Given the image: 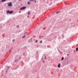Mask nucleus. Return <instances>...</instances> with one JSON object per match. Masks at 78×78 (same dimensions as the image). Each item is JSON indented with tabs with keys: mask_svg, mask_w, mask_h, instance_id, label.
I'll return each instance as SVG.
<instances>
[{
	"mask_svg": "<svg viewBox=\"0 0 78 78\" xmlns=\"http://www.w3.org/2000/svg\"><path fill=\"white\" fill-rule=\"evenodd\" d=\"M27 4H28V5L30 4V2H28Z\"/></svg>",
	"mask_w": 78,
	"mask_h": 78,
	"instance_id": "11",
	"label": "nucleus"
},
{
	"mask_svg": "<svg viewBox=\"0 0 78 78\" xmlns=\"http://www.w3.org/2000/svg\"><path fill=\"white\" fill-rule=\"evenodd\" d=\"M60 64L59 63L58 65V68H59V67H60Z\"/></svg>",
	"mask_w": 78,
	"mask_h": 78,
	"instance_id": "6",
	"label": "nucleus"
},
{
	"mask_svg": "<svg viewBox=\"0 0 78 78\" xmlns=\"http://www.w3.org/2000/svg\"><path fill=\"white\" fill-rule=\"evenodd\" d=\"M32 1H33V2H34V1H35V0H31V2Z\"/></svg>",
	"mask_w": 78,
	"mask_h": 78,
	"instance_id": "20",
	"label": "nucleus"
},
{
	"mask_svg": "<svg viewBox=\"0 0 78 78\" xmlns=\"http://www.w3.org/2000/svg\"><path fill=\"white\" fill-rule=\"evenodd\" d=\"M40 43H42V41H40Z\"/></svg>",
	"mask_w": 78,
	"mask_h": 78,
	"instance_id": "17",
	"label": "nucleus"
},
{
	"mask_svg": "<svg viewBox=\"0 0 78 78\" xmlns=\"http://www.w3.org/2000/svg\"><path fill=\"white\" fill-rule=\"evenodd\" d=\"M8 53V52H7V53Z\"/></svg>",
	"mask_w": 78,
	"mask_h": 78,
	"instance_id": "30",
	"label": "nucleus"
},
{
	"mask_svg": "<svg viewBox=\"0 0 78 78\" xmlns=\"http://www.w3.org/2000/svg\"><path fill=\"white\" fill-rule=\"evenodd\" d=\"M45 59H46V57H45Z\"/></svg>",
	"mask_w": 78,
	"mask_h": 78,
	"instance_id": "29",
	"label": "nucleus"
},
{
	"mask_svg": "<svg viewBox=\"0 0 78 78\" xmlns=\"http://www.w3.org/2000/svg\"><path fill=\"white\" fill-rule=\"evenodd\" d=\"M42 60H43L42 61V62H43L44 63V60H43V58H42Z\"/></svg>",
	"mask_w": 78,
	"mask_h": 78,
	"instance_id": "9",
	"label": "nucleus"
},
{
	"mask_svg": "<svg viewBox=\"0 0 78 78\" xmlns=\"http://www.w3.org/2000/svg\"><path fill=\"white\" fill-rule=\"evenodd\" d=\"M7 5L8 6H12V2H10V3H8Z\"/></svg>",
	"mask_w": 78,
	"mask_h": 78,
	"instance_id": "1",
	"label": "nucleus"
},
{
	"mask_svg": "<svg viewBox=\"0 0 78 78\" xmlns=\"http://www.w3.org/2000/svg\"><path fill=\"white\" fill-rule=\"evenodd\" d=\"M64 59V57H62V58L61 60L62 61V60H63Z\"/></svg>",
	"mask_w": 78,
	"mask_h": 78,
	"instance_id": "8",
	"label": "nucleus"
},
{
	"mask_svg": "<svg viewBox=\"0 0 78 78\" xmlns=\"http://www.w3.org/2000/svg\"><path fill=\"white\" fill-rule=\"evenodd\" d=\"M38 78H39V77Z\"/></svg>",
	"mask_w": 78,
	"mask_h": 78,
	"instance_id": "31",
	"label": "nucleus"
},
{
	"mask_svg": "<svg viewBox=\"0 0 78 78\" xmlns=\"http://www.w3.org/2000/svg\"><path fill=\"white\" fill-rule=\"evenodd\" d=\"M28 14L29 15L30 14V12H28Z\"/></svg>",
	"mask_w": 78,
	"mask_h": 78,
	"instance_id": "16",
	"label": "nucleus"
},
{
	"mask_svg": "<svg viewBox=\"0 0 78 78\" xmlns=\"http://www.w3.org/2000/svg\"><path fill=\"white\" fill-rule=\"evenodd\" d=\"M59 11L57 12H56V13L58 14V13H59Z\"/></svg>",
	"mask_w": 78,
	"mask_h": 78,
	"instance_id": "18",
	"label": "nucleus"
},
{
	"mask_svg": "<svg viewBox=\"0 0 78 78\" xmlns=\"http://www.w3.org/2000/svg\"><path fill=\"white\" fill-rule=\"evenodd\" d=\"M67 56H69V54H67Z\"/></svg>",
	"mask_w": 78,
	"mask_h": 78,
	"instance_id": "25",
	"label": "nucleus"
},
{
	"mask_svg": "<svg viewBox=\"0 0 78 78\" xmlns=\"http://www.w3.org/2000/svg\"><path fill=\"white\" fill-rule=\"evenodd\" d=\"M7 22H9V21H7Z\"/></svg>",
	"mask_w": 78,
	"mask_h": 78,
	"instance_id": "28",
	"label": "nucleus"
},
{
	"mask_svg": "<svg viewBox=\"0 0 78 78\" xmlns=\"http://www.w3.org/2000/svg\"><path fill=\"white\" fill-rule=\"evenodd\" d=\"M25 55V54H23V56H25V55Z\"/></svg>",
	"mask_w": 78,
	"mask_h": 78,
	"instance_id": "26",
	"label": "nucleus"
},
{
	"mask_svg": "<svg viewBox=\"0 0 78 78\" xmlns=\"http://www.w3.org/2000/svg\"><path fill=\"white\" fill-rule=\"evenodd\" d=\"M15 62H18V59H15Z\"/></svg>",
	"mask_w": 78,
	"mask_h": 78,
	"instance_id": "5",
	"label": "nucleus"
},
{
	"mask_svg": "<svg viewBox=\"0 0 78 78\" xmlns=\"http://www.w3.org/2000/svg\"><path fill=\"white\" fill-rule=\"evenodd\" d=\"M12 12H13L12 11H9V10H8L7 11V13H9V14H12Z\"/></svg>",
	"mask_w": 78,
	"mask_h": 78,
	"instance_id": "2",
	"label": "nucleus"
},
{
	"mask_svg": "<svg viewBox=\"0 0 78 78\" xmlns=\"http://www.w3.org/2000/svg\"><path fill=\"white\" fill-rule=\"evenodd\" d=\"M76 51H78V48H76Z\"/></svg>",
	"mask_w": 78,
	"mask_h": 78,
	"instance_id": "10",
	"label": "nucleus"
},
{
	"mask_svg": "<svg viewBox=\"0 0 78 78\" xmlns=\"http://www.w3.org/2000/svg\"><path fill=\"white\" fill-rule=\"evenodd\" d=\"M8 69H7L5 71V72L6 73V74H7V72H8Z\"/></svg>",
	"mask_w": 78,
	"mask_h": 78,
	"instance_id": "7",
	"label": "nucleus"
},
{
	"mask_svg": "<svg viewBox=\"0 0 78 78\" xmlns=\"http://www.w3.org/2000/svg\"><path fill=\"white\" fill-rule=\"evenodd\" d=\"M35 3H36V1H35Z\"/></svg>",
	"mask_w": 78,
	"mask_h": 78,
	"instance_id": "23",
	"label": "nucleus"
},
{
	"mask_svg": "<svg viewBox=\"0 0 78 78\" xmlns=\"http://www.w3.org/2000/svg\"><path fill=\"white\" fill-rule=\"evenodd\" d=\"M6 0H2L1 2H6Z\"/></svg>",
	"mask_w": 78,
	"mask_h": 78,
	"instance_id": "4",
	"label": "nucleus"
},
{
	"mask_svg": "<svg viewBox=\"0 0 78 78\" xmlns=\"http://www.w3.org/2000/svg\"><path fill=\"white\" fill-rule=\"evenodd\" d=\"M19 59H21V57H20V56L19 57Z\"/></svg>",
	"mask_w": 78,
	"mask_h": 78,
	"instance_id": "15",
	"label": "nucleus"
},
{
	"mask_svg": "<svg viewBox=\"0 0 78 78\" xmlns=\"http://www.w3.org/2000/svg\"><path fill=\"white\" fill-rule=\"evenodd\" d=\"M24 37H25V36H23V38H24Z\"/></svg>",
	"mask_w": 78,
	"mask_h": 78,
	"instance_id": "21",
	"label": "nucleus"
},
{
	"mask_svg": "<svg viewBox=\"0 0 78 78\" xmlns=\"http://www.w3.org/2000/svg\"><path fill=\"white\" fill-rule=\"evenodd\" d=\"M26 8V6L23 7L21 8L20 10H23V9H25Z\"/></svg>",
	"mask_w": 78,
	"mask_h": 78,
	"instance_id": "3",
	"label": "nucleus"
},
{
	"mask_svg": "<svg viewBox=\"0 0 78 78\" xmlns=\"http://www.w3.org/2000/svg\"><path fill=\"white\" fill-rule=\"evenodd\" d=\"M19 27V25L17 26V28H18Z\"/></svg>",
	"mask_w": 78,
	"mask_h": 78,
	"instance_id": "19",
	"label": "nucleus"
},
{
	"mask_svg": "<svg viewBox=\"0 0 78 78\" xmlns=\"http://www.w3.org/2000/svg\"><path fill=\"white\" fill-rule=\"evenodd\" d=\"M2 76H3V74H2Z\"/></svg>",
	"mask_w": 78,
	"mask_h": 78,
	"instance_id": "24",
	"label": "nucleus"
},
{
	"mask_svg": "<svg viewBox=\"0 0 78 78\" xmlns=\"http://www.w3.org/2000/svg\"><path fill=\"white\" fill-rule=\"evenodd\" d=\"M30 0V2H31V0Z\"/></svg>",
	"mask_w": 78,
	"mask_h": 78,
	"instance_id": "27",
	"label": "nucleus"
},
{
	"mask_svg": "<svg viewBox=\"0 0 78 78\" xmlns=\"http://www.w3.org/2000/svg\"><path fill=\"white\" fill-rule=\"evenodd\" d=\"M67 64H67H68V62H67V64Z\"/></svg>",
	"mask_w": 78,
	"mask_h": 78,
	"instance_id": "22",
	"label": "nucleus"
},
{
	"mask_svg": "<svg viewBox=\"0 0 78 78\" xmlns=\"http://www.w3.org/2000/svg\"><path fill=\"white\" fill-rule=\"evenodd\" d=\"M9 68H11V67L10 66H8L7 69H9Z\"/></svg>",
	"mask_w": 78,
	"mask_h": 78,
	"instance_id": "13",
	"label": "nucleus"
},
{
	"mask_svg": "<svg viewBox=\"0 0 78 78\" xmlns=\"http://www.w3.org/2000/svg\"><path fill=\"white\" fill-rule=\"evenodd\" d=\"M12 42H15V39H13L12 40Z\"/></svg>",
	"mask_w": 78,
	"mask_h": 78,
	"instance_id": "12",
	"label": "nucleus"
},
{
	"mask_svg": "<svg viewBox=\"0 0 78 78\" xmlns=\"http://www.w3.org/2000/svg\"><path fill=\"white\" fill-rule=\"evenodd\" d=\"M38 41L37 40L36 41H35V43H37V42Z\"/></svg>",
	"mask_w": 78,
	"mask_h": 78,
	"instance_id": "14",
	"label": "nucleus"
}]
</instances>
